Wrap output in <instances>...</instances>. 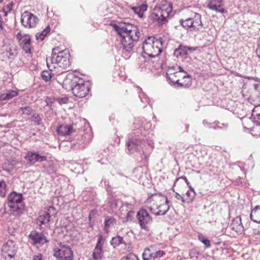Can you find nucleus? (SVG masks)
I'll use <instances>...</instances> for the list:
<instances>
[{"label": "nucleus", "mask_w": 260, "mask_h": 260, "mask_svg": "<svg viewBox=\"0 0 260 260\" xmlns=\"http://www.w3.org/2000/svg\"><path fill=\"white\" fill-rule=\"evenodd\" d=\"M113 28L117 34L121 37V43L122 46V53L125 59H128L132 53L134 43L139 41L141 33L136 25L131 24H114Z\"/></svg>", "instance_id": "nucleus-1"}, {"label": "nucleus", "mask_w": 260, "mask_h": 260, "mask_svg": "<svg viewBox=\"0 0 260 260\" xmlns=\"http://www.w3.org/2000/svg\"><path fill=\"white\" fill-rule=\"evenodd\" d=\"M163 41L160 37L156 39L154 36H148L143 42V53L138 58L141 69L146 68L149 65V58L157 57L162 52Z\"/></svg>", "instance_id": "nucleus-2"}, {"label": "nucleus", "mask_w": 260, "mask_h": 260, "mask_svg": "<svg viewBox=\"0 0 260 260\" xmlns=\"http://www.w3.org/2000/svg\"><path fill=\"white\" fill-rule=\"evenodd\" d=\"M126 146L129 153L140 152L142 151L143 155L141 156V161L143 165L147 163V154L150 153L153 147L151 142L146 141L143 138H136L127 142Z\"/></svg>", "instance_id": "nucleus-3"}, {"label": "nucleus", "mask_w": 260, "mask_h": 260, "mask_svg": "<svg viewBox=\"0 0 260 260\" xmlns=\"http://www.w3.org/2000/svg\"><path fill=\"white\" fill-rule=\"evenodd\" d=\"M51 55L48 60L53 69L59 67L65 70L70 67V54L68 50L59 51L58 48H54Z\"/></svg>", "instance_id": "nucleus-4"}, {"label": "nucleus", "mask_w": 260, "mask_h": 260, "mask_svg": "<svg viewBox=\"0 0 260 260\" xmlns=\"http://www.w3.org/2000/svg\"><path fill=\"white\" fill-rule=\"evenodd\" d=\"M22 193L12 191L8 197V206L11 214L14 216H19L24 210L25 204Z\"/></svg>", "instance_id": "nucleus-5"}, {"label": "nucleus", "mask_w": 260, "mask_h": 260, "mask_svg": "<svg viewBox=\"0 0 260 260\" xmlns=\"http://www.w3.org/2000/svg\"><path fill=\"white\" fill-rule=\"evenodd\" d=\"M171 12L172 6L170 4L157 7L154 9L153 12L151 14V19L153 21L156 22L158 25H162L167 22V18Z\"/></svg>", "instance_id": "nucleus-6"}, {"label": "nucleus", "mask_w": 260, "mask_h": 260, "mask_svg": "<svg viewBox=\"0 0 260 260\" xmlns=\"http://www.w3.org/2000/svg\"><path fill=\"white\" fill-rule=\"evenodd\" d=\"M201 17L199 13L193 12L189 18L185 20L180 19L179 23L186 30L191 28V30L197 31L203 26Z\"/></svg>", "instance_id": "nucleus-7"}, {"label": "nucleus", "mask_w": 260, "mask_h": 260, "mask_svg": "<svg viewBox=\"0 0 260 260\" xmlns=\"http://www.w3.org/2000/svg\"><path fill=\"white\" fill-rule=\"evenodd\" d=\"M74 82V85L72 90L73 94L79 98L86 96L89 91V82L85 81L78 77L77 78H75Z\"/></svg>", "instance_id": "nucleus-8"}, {"label": "nucleus", "mask_w": 260, "mask_h": 260, "mask_svg": "<svg viewBox=\"0 0 260 260\" xmlns=\"http://www.w3.org/2000/svg\"><path fill=\"white\" fill-rule=\"evenodd\" d=\"M150 199L155 201L156 208L158 210L155 213L156 215H164L167 213L170 209V202L167 197L155 193L151 196Z\"/></svg>", "instance_id": "nucleus-9"}, {"label": "nucleus", "mask_w": 260, "mask_h": 260, "mask_svg": "<svg viewBox=\"0 0 260 260\" xmlns=\"http://www.w3.org/2000/svg\"><path fill=\"white\" fill-rule=\"evenodd\" d=\"M136 218L141 229L148 232L149 231V225L153 219L147 211L143 208L140 209L137 213Z\"/></svg>", "instance_id": "nucleus-10"}, {"label": "nucleus", "mask_w": 260, "mask_h": 260, "mask_svg": "<svg viewBox=\"0 0 260 260\" xmlns=\"http://www.w3.org/2000/svg\"><path fill=\"white\" fill-rule=\"evenodd\" d=\"M54 256L58 260H73V252L69 246L60 245L54 250Z\"/></svg>", "instance_id": "nucleus-11"}, {"label": "nucleus", "mask_w": 260, "mask_h": 260, "mask_svg": "<svg viewBox=\"0 0 260 260\" xmlns=\"http://www.w3.org/2000/svg\"><path fill=\"white\" fill-rule=\"evenodd\" d=\"M57 213L56 209L54 207L50 206L39 216L38 221L41 225L45 224L46 226H49L50 222H53L52 217H55Z\"/></svg>", "instance_id": "nucleus-12"}, {"label": "nucleus", "mask_w": 260, "mask_h": 260, "mask_svg": "<svg viewBox=\"0 0 260 260\" xmlns=\"http://www.w3.org/2000/svg\"><path fill=\"white\" fill-rule=\"evenodd\" d=\"M91 140L90 132L81 131L76 138V142L73 144L75 149H82L88 145Z\"/></svg>", "instance_id": "nucleus-13"}, {"label": "nucleus", "mask_w": 260, "mask_h": 260, "mask_svg": "<svg viewBox=\"0 0 260 260\" xmlns=\"http://www.w3.org/2000/svg\"><path fill=\"white\" fill-rule=\"evenodd\" d=\"M21 22L24 27H34L38 23V18L30 12L25 11L21 15Z\"/></svg>", "instance_id": "nucleus-14"}, {"label": "nucleus", "mask_w": 260, "mask_h": 260, "mask_svg": "<svg viewBox=\"0 0 260 260\" xmlns=\"http://www.w3.org/2000/svg\"><path fill=\"white\" fill-rule=\"evenodd\" d=\"M105 239L102 235H100L98 237L97 242L92 252V257L95 260H99L103 256L104 251L103 247Z\"/></svg>", "instance_id": "nucleus-15"}, {"label": "nucleus", "mask_w": 260, "mask_h": 260, "mask_svg": "<svg viewBox=\"0 0 260 260\" xmlns=\"http://www.w3.org/2000/svg\"><path fill=\"white\" fill-rule=\"evenodd\" d=\"M24 158L29 164L32 165L36 162H42L46 160L47 157L40 155L37 152L28 151Z\"/></svg>", "instance_id": "nucleus-16"}, {"label": "nucleus", "mask_w": 260, "mask_h": 260, "mask_svg": "<svg viewBox=\"0 0 260 260\" xmlns=\"http://www.w3.org/2000/svg\"><path fill=\"white\" fill-rule=\"evenodd\" d=\"M207 7L211 10L222 14L226 13L227 11L222 8L224 5V0H207Z\"/></svg>", "instance_id": "nucleus-17"}, {"label": "nucleus", "mask_w": 260, "mask_h": 260, "mask_svg": "<svg viewBox=\"0 0 260 260\" xmlns=\"http://www.w3.org/2000/svg\"><path fill=\"white\" fill-rule=\"evenodd\" d=\"M28 237L34 242L33 244L36 245L41 246L48 242L46 237L42 233H40L36 231H31Z\"/></svg>", "instance_id": "nucleus-18"}, {"label": "nucleus", "mask_w": 260, "mask_h": 260, "mask_svg": "<svg viewBox=\"0 0 260 260\" xmlns=\"http://www.w3.org/2000/svg\"><path fill=\"white\" fill-rule=\"evenodd\" d=\"M3 254L10 258L13 257L16 253L15 244L12 241H9L4 244L2 248Z\"/></svg>", "instance_id": "nucleus-19"}, {"label": "nucleus", "mask_w": 260, "mask_h": 260, "mask_svg": "<svg viewBox=\"0 0 260 260\" xmlns=\"http://www.w3.org/2000/svg\"><path fill=\"white\" fill-rule=\"evenodd\" d=\"M197 49V47H188L187 46L179 45L178 48H176L174 52V55L177 57H184L188 55V52L194 51Z\"/></svg>", "instance_id": "nucleus-20"}, {"label": "nucleus", "mask_w": 260, "mask_h": 260, "mask_svg": "<svg viewBox=\"0 0 260 260\" xmlns=\"http://www.w3.org/2000/svg\"><path fill=\"white\" fill-rule=\"evenodd\" d=\"M229 228L237 233H242L243 231V226L241 218L239 216L236 217L229 225Z\"/></svg>", "instance_id": "nucleus-21"}, {"label": "nucleus", "mask_w": 260, "mask_h": 260, "mask_svg": "<svg viewBox=\"0 0 260 260\" xmlns=\"http://www.w3.org/2000/svg\"><path fill=\"white\" fill-rule=\"evenodd\" d=\"M57 134L60 136H68L74 131L73 125L61 124L56 129Z\"/></svg>", "instance_id": "nucleus-22"}, {"label": "nucleus", "mask_w": 260, "mask_h": 260, "mask_svg": "<svg viewBox=\"0 0 260 260\" xmlns=\"http://www.w3.org/2000/svg\"><path fill=\"white\" fill-rule=\"evenodd\" d=\"M77 78L78 77L75 76L73 74L68 75L63 81V88H64L66 90L71 89V90H72V88L74 85V81L75 80V78Z\"/></svg>", "instance_id": "nucleus-23"}, {"label": "nucleus", "mask_w": 260, "mask_h": 260, "mask_svg": "<svg viewBox=\"0 0 260 260\" xmlns=\"http://www.w3.org/2000/svg\"><path fill=\"white\" fill-rule=\"evenodd\" d=\"M6 55L9 59H14L18 54V49L16 46L14 44L8 45L6 46Z\"/></svg>", "instance_id": "nucleus-24"}, {"label": "nucleus", "mask_w": 260, "mask_h": 260, "mask_svg": "<svg viewBox=\"0 0 260 260\" xmlns=\"http://www.w3.org/2000/svg\"><path fill=\"white\" fill-rule=\"evenodd\" d=\"M46 62L47 67L49 69V71L45 70L43 71L41 74L42 79L46 82L49 81L51 79L53 75L51 73V71L52 70V69L53 68V66L50 64V62L48 60V58H46Z\"/></svg>", "instance_id": "nucleus-25"}, {"label": "nucleus", "mask_w": 260, "mask_h": 260, "mask_svg": "<svg viewBox=\"0 0 260 260\" xmlns=\"http://www.w3.org/2000/svg\"><path fill=\"white\" fill-rule=\"evenodd\" d=\"M18 91L15 90H7L6 92L0 95V101L10 100L18 95Z\"/></svg>", "instance_id": "nucleus-26"}, {"label": "nucleus", "mask_w": 260, "mask_h": 260, "mask_svg": "<svg viewBox=\"0 0 260 260\" xmlns=\"http://www.w3.org/2000/svg\"><path fill=\"white\" fill-rule=\"evenodd\" d=\"M204 125L207 124V126L210 128L213 129H226L228 126L227 123H220L219 122H215L213 123H208L206 120H204L203 122Z\"/></svg>", "instance_id": "nucleus-27"}, {"label": "nucleus", "mask_w": 260, "mask_h": 260, "mask_svg": "<svg viewBox=\"0 0 260 260\" xmlns=\"http://www.w3.org/2000/svg\"><path fill=\"white\" fill-rule=\"evenodd\" d=\"M250 217L252 221L256 223H260L259 207L256 206L253 210H252L250 213Z\"/></svg>", "instance_id": "nucleus-28"}, {"label": "nucleus", "mask_w": 260, "mask_h": 260, "mask_svg": "<svg viewBox=\"0 0 260 260\" xmlns=\"http://www.w3.org/2000/svg\"><path fill=\"white\" fill-rule=\"evenodd\" d=\"M27 120L33 122L36 125H40L42 123L41 116L35 111L31 116L26 118Z\"/></svg>", "instance_id": "nucleus-29"}, {"label": "nucleus", "mask_w": 260, "mask_h": 260, "mask_svg": "<svg viewBox=\"0 0 260 260\" xmlns=\"http://www.w3.org/2000/svg\"><path fill=\"white\" fill-rule=\"evenodd\" d=\"M182 80L183 81L182 82H180L178 86L188 88L191 85L192 78L188 73H186L185 75H183Z\"/></svg>", "instance_id": "nucleus-30"}, {"label": "nucleus", "mask_w": 260, "mask_h": 260, "mask_svg": "<svg viewBox=\"0 0 260 260\" xmlns=\"http://www.w3.org/2000/svg\"><path fill=\"white\" fill-rule=\"evenodd\" d=\"M252 117L253 118V122L256 125H260V106L256 107L253 110Z\"/></svg>", "instance_id": "nucleus-31"}, {"label": "nucleus", "mask_w": 260, "mask_h": 260, "mask_svg": "<svg viewBox=\"0 0 260 260\" xmlns=\"http://www.w3.org/2000/svg\"><path fill=\"white\" fill-rule=\"evenodd\" d=\"M142 257L143 260H150L153 259V249L152 248H145Z\"/></svg>", "instance_id": "nucleus-32"}, {"label": "nucleus", "mask_w": 260, "mask_h": 260, "mask_svg": "<svg viewBox=\"0 0 260 260\" xmlns=\"http://www.w3.org/2000/svg\"><path fill=\"white\" fill-rule=\"evenodd\" d=\"M35 111L29 106L22 107L19 109V111L22 112V114L27 116V118L30 117L31 114L34 113Z\"/></svg>", "instance_id": "nucleus-33"}, {"label": "nucleus", "mask_w": 260, "mask_h": 260, "mask_svg": "<svg viewBox=\"0 0 260 260\" xmlns=\"http://www.w3.org/2000/svg\"><path fill=\"white\" fill-rule=\"evenodd\" d=\"M50 28L47 26L41 33L37 34L36 35V39L38 41H43L47 35L50 32Z\"/></svg>", "instance_id": "nucleus-34"}, {"label": "nucleus", "mask_w": 260, "mask_h": 260, "mask_svg": "<svg viewBox=\"0 0 260 260\" xmlns=\"http://www.w3.org/2000/svg\"><path fill=\"white\" fill-rule=\"evenodd\" d=\"M177 66L169 67L167 71V78L169 79H172L173 77H175L174 75L177 72Z\"/></svg>", "instance_id": "nucleus-35"}, {"label": "nucleus", "mask_w": 260, "mask_h": 260, "mask_svg": "<svg viewBox=\"0 0 260 260\" xmlns=\"http://www.w3.org/2000/svg\"><path fill=\"white\" fill-rule=\"evenodd\" d=\"M116 222V219L111 216H106L104 221V228L106 230L111 225H113Z\"/></svg>", "instance_id": "nucleus-36"}, {"label": "nucleus", "mask_w": 260, "mask_h": 260, "mask_svg": "<svg viewBox=\"0 0 260 260\" xmlns=\"http://www.w3.org/2000/svg\"><path fill=\"white\" fill-rule=\"evenodd\" d=\"M123 239L122 237L120 236H116L113 237L111 241V244L114 247H115L123 243Z\"/></svg>", "instance_id": "nucleus-37"}, {"label": "nucleus", "mask_w": 260, "mask_h": 260, "mask_svg": "<svg viewBox=\"0 0 260 260\" xmlns=\"http://www.w3.org/2000/svg\"><path fill=\"white\" fill-rule=\"evenodd\" d=\"M174 76H175V77H173L172 79H169L168 80L174 85L177 84L178 86L180 83L179 78H182L183 75H180V73L179 72H177L175 75H174Z\"/></svg>", "instance_id": "nucleus-38"}, {"label": "nucleus", "mask_w": 260, "mask_h": 260, "mask_svg": "<svg viewBox=\"0 0 260 260\" xmlns=\"http://www.w3.org/2000/svg\"><path fill=\"white\" fill-rule=\"evenodd\" d=\"M30 41H31L30 37L29 35H24L23 36V37H21V38H20V41H19L20 45H22L23 44L30 43Z\"/></svg>", "instance_id": "nucleus-39"}, {"label": "nucleus", "mask_w": 260, "mask_h": 260, "mask_svg": "<svg viewBox=\"0 0 260 260\" xmlns=\"http://www.w3.org/2000/svg\"><path fill=\"white\" fill-rule=\"evenodd\" d=\"M199 240L203 243L207 247H209L211 246L210 241L208 239L206 238L203 235H199L198 236Z\"/></svg>", "instance_id": "nucleus-40"}, {"label": "nucleus", "mask_w": 260, "mask_h": 260, "mask_svg": "<svg viewBox=\"0 0 260 260\" xmlns=\"http://www.w3.org/2000/svg\"><path fill=\"white\" fill-rule=\"evenodd\" d=\"M6 184L4 181L0 182V197H4L6 196Z\"/></svg>", "instance_id": "nucleus-41"}, {"label": "nucleus", "mask_w": 260, "mask_h": 260, "mask_svg": "<svg viewBox=\"0 0 260 260\" xmlns=\"http://www.w3.org/2000/svg\"><path fill=\"white\" fill-rule=\"evenodd\" d=\"M20 46L22 47L23 50L26 53L29 54H31V48L30 47V43L26 44H23V45H22Z\"/></svg>", "instance_id": "nucleus-42"}, {"label": "nucleus", "mask_w": 260, "mask_h": 260, "mask_svg": "<svg viewBox=\"0 0 260 260\" xmlns=\"http://www.w3.org/2000/svg\"><path fill=\"white\" fill-rule=\"evenodd\" d=\"M139 97L140 99L141 102L146 104V105L143 106V107H145L146 104L149 103L148 97L146 96L143 92L139 93Z\"/></svg>", "instance_id": "nucleus-43"}, {"label": "nucleus", "mask_w": 260, "mask_h": 260, "mask_svg": "<svg viewBox=\"0 0 260 260\" xmlns=\"http://www.w3.org/2000/svg\"><path fill=\"white\" fill-rule=\"evenodd\" d=\"M122 260H139L138 256L134 253H129L122 258Z\"/></svg>", "instance_id": "nucleus-44"}, {"label": "nucleus", "mask_w": 260, "mask_h": 260, "mask_svg": "<svg viewBox=\"0 0 260 260\" xmlns=\"http://www.w3.org/2000/svg\"><path fill=\"white\" fill-rule=\"evenodd\" d=\"M165 254V252L162 250H157L156 251H153V259L156 258H160Z\"/></svg>", "instance_id": "nucleus-45"}, {"label": "nucleus", "mask_w": 260, "mask_h": 260, "mask_svg": "<svg viewBox=\"0 0 260 260\" xmlns=\"http://www.w3.org/2000/svg\"><path fill=\"white\" fill-rule=\"evenodd\" d=\"M189 188L190 190L187 191V192L186 193V194L188 198H189L190 200H192V199L195 197L196 193L193 188L191 187V188Z\"/></svg>", "instance_id": "nucleus-46"}, {"label": "nucleus", "mask_w": 260, "mask_h": 260, "mask_svg": "<svg viewBox=\"0 0 260 260\" xmlns=\"http://www.w3.org/2000/svg\"><path fill=\"white\" fill-rule=\"evenodd\" d=\"M131 9L133 10V12L137 14L139 17L142 18L143 17V15L141 12V10H140L139 7H132L131 8Z\"/></svg>", "instance_id": "nucleus-47"}, {"label": "nucleus", "mask_w": 260, "mask_h": 260, "mask_svg": "<svg viewBox=\"0 0 260 260\" xmlns=\"http://www.w3.org/2000/svg\"><path fill=\"white\" fill-rule=\"evenodd\" d=\"M57 101L60 105H62L63 104H66L69 101V99L67 97L57 98L56 99Z\"/></svg>", "instance_id": "nucleus-48"}, {"label": "nucleus", "mask_w": 260, "mask_h": 260, "mask_svg": "<svg viewBox=\"0 0 260 260\" xmlns=\"http://www.w3.org/2000/svg\"><path fill=\"white\" fill-rule=\"evenodd\" d=\"M16 163L15 162H14V161H12L11 162H9V165L11 166V169H7V168H3V170L5 171H6L8 173H10L11 171V170L13 169L14 166L16 165Z\"/></svg>", "instance_id": "nucleus-49"}, {"label": "nucleus", "mask_w": 260, "mask_h": 260, "mask_svg": "<svg viewBox=\"0 0 260 260\" xmlns=\"http://www.w3.org/2000/svg\"><path fill=\"white\" fill-rule=\"evenodd\" d=\"M147 5L146 4H142L140 7H139L141 12L143 14L144 12L147 10Z\"/></svg>", "instance_id": "nucleus-50"}, {"label": "nucleus", "mask_w": 260, "mask_h": 260, "mask_svg": "<svg viewBox=\"0 0 260 260\" xmlns=\"http://www.w3.org/2000/svg\"><path fill=\"white\" fill-rule=\"evenodd\" d=\"M176 69H177V72H179L180 73V75H182V74H184V75H185L186 73H187L180 66H177Z\"/></svg>", "instance_id": "nucleus-51"}, {"label": "nucleus", "mask_w": 260, "mask_h": 260, "mask_svg": "<svg viewBox=\"0 0 260 260\" xmlns=\"http://www.w3.org/2000/svg\"><path fill=\"white\" fill-rule=\"evenodd\" d=\"M179 179H183L185 181V182L186 183V184L187 185V186L189 187V188H191V186L190 185V183L189 182V181H188L187 178L186 176H182L181 177H180Z\"/></svg>", "instance_id": "nucleus-52"}, {"label": "nucleus", "mask_w": 260, "mask_h": 260, "mask_svg": "<svg viewBox=\"0 0 260 260\" xmlns=\"http://www.w3.org/2000/svg\"><path fill=\"white\" fill-rule=\"evenodd\" d=\"M42 255L41 254H39L38 255H35L33 256L32 260H42Z\"/></svg>", "instance_id": "nucleus-53"}, {"label": "nucleus", "mask_w": 260, "mask_h": 260, "mask_svg": "<svg viewBox=\"0 0 260 260\" xmlns=\"http://www.w3.org/2000/svg\"><path fill=\"white\" fill-rule=\"evenodd\" d=\"M176 198L178 199V200H180L182 202H185V201L184 200V198H183V197H182L180 194H179V193H176Z\"/></svg>", "instance_id": "nucleus-54"}, {"label": "nucleus", "mask_w": 260, "mask_h": 260, "mask_svg": "<svg viewBox=\"0 0 260 260\" xmlns=\"http://www.w3.org/2000/svg\"><path fill=\"white\" fill-rule=\"evenodd\" d=\"M12 6H13V4H12V3H10V4H8V5L6 6V9L9 11H10L12 10Z\"/></svg>", "instance_id": "nucleus-55"}, {"label": "nucleus", "mask_w": 260, "mask_h": 260, "mask_svg": "<svg viewBox=\"0 0 260 260\" xmlns=\"http://www.w3.org/2000/svg\"><path fill=\"white\" fill-rule=\"evenodd\" d=\"M131 212V211H129L127 213V215H126V221H128V220L131 219V215H130Z\"/></svg>", "instance_id": "nucleus-56"}, {"label": "nucleus", "mask_w": 260, "mask_h": 260, "mask_svg": "<svg viewBox=\"0 0 260 260\" xmlns=\"http://www.w3.org/2000/svg\"><path fill=\"white\" fill-rule=\"evenodd\" d=\"M23 36V35H22L20 32H19L17 35V38L20 41V38H21Z\"/></svg>", "instance_id": "nucleus-57"}, {"label": "nucleus", "mask_w": 260, "mask_h": 260, "mask_svg": "<svg viewBox=\"0 0 260 260\" xmlns=\"http://www.w3.org/2000/svg\"><path fill=\"white\" fill-rule=\"evenodd\" d=\"M2 23H3V19H2V17L0 16V28L2 29L3 28Z\"/></svg>", "instance_id": "nucleus-58"}, {"label": "nucleus", "mask_w": 260, "mask_h": 260, "mask_svg": "<svg viewBox=\"0 0 260 260\" xmlns=\"http://www.w3.org/2000/svg\"><path fill=\"white\" fill-rule=\"evenodd\" d=\"M91 212L90 213L89 217H88L89 220H90V219H91Z\"/></svg>", "instance_id": "nucleus-59"}, {"label": "nucleus", "mask_w": 260, "mask_h": 260, "mask_svg": "<svg viewBox=\"0 0 260 260\" xmlns=\"http://www.w3.org/2000/svg\"><path fill=\"white\" fill-rule=\"evenodd\" d=\"M3 0H0V3L3 2Z\"/></svg>", "instance_id": "nucleus-60"}]
</instances>
